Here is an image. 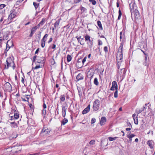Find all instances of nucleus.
Returning a JSON list of instances; mask_svg holds the SVG:
<instances>
[{"label":"nucleus","mask_w":155,"mask_h":155,"mask_svg":"<svg viewBox=\"0 0 155 155\" xmlns=\"http://www.w3.org/2000/svg\"><path fill=\"white\" fill-rule=\"evenodd\" d=\"M35 32V30H32V29H31V33L30 35H29L30 37H31L33 34Z\"/></svg>","instance_id":"obj_34"},{"label":"nucleus","mask_w":155,"mask_h":155,"mask_svg":"<svg viewBox=\"0 0 155 155\" xmlns=\"http://www.w3.org/2000/svg\"><path fill=\"white\" fill-rule=\"evenodd\" d=\"M45 58L44 57H37L36 60L37 62L38 63H44Z\"/></svg>","instance_id":"obj_9"},{"label":"nucleus","mask_w":155,"mask_h":155,"mask_svg":"<svg viewBox=\"0 0 155 155\" xmlns=\"http://www.w3.org/2000/svg\"><path fill=\"white\" fill-rule=\"evenodd\" d=\"M123 43L120 44L117 53V60H121L123 58Z\"/></svg>","instance_id":"obj_2"},{"label":"nucleus","mask_w":155,"mask_h":155,"mask_svg":"<svg viewBox=\"0 0 155 155\" xmlns=\"http://www.w3.org/2000/svg\"><path fill=\"white\" fill-rule=\"evenodd\" d=\"M52 40H53L52 38L51 37L49 39V41H48V43H50L52 41Z\"/></svg>","instance_id":"obj_55"},{"label":"nucleus","mask_w":155,"mask_h":155,"mask_svg":"<svg viewBox=\"0 0 155 155\" xmlns=\"http://www.w3.org/2000/svg\"><path fill=\"white\" fill-rule=\"evenodd\" d=\"M100 101L98 100H96L93 103V109L94 111H97L99 108Z\"/></svg>","instance_id":"obj_3"},{"label":"nucleus","mask_w":155,"mask_h":155,"mask_svg":"<svg viewBox=\"0 0 155 155\" xmlns=\"http://www.w3.org/2000/svg\"><path fill=\"white\" fill-rule=\"evenodd\" d=\"M5 5L4 4H1L0 5V9H2L5 7Z\"/></svg>","instance_id":"obj_42"},{"label":"nucleus","mask_w":155,"mask_h":155,"mask_svg":"<svg viewBox=\"0 0 155 155\" xmlns=\"http://www.w3.org/2000/svg\"><path fill=\"white\" fill-rule=\"evenodd\" d=\"M43 107L44 109H45V108H46L47 106H46V105L45 104V103H44L43 104Z\"/></svg>","instance_id":"obj_58"},{"label":"nucleus","mask_w":155,"mask_h":155,"mask_svg":"<svg viewBox=\"0 0 155 155\" xmlns=\"http://www.w3.org/2000/svg\"><path fill=\"white\" fill-rule=\"evenodd\" d=\"M122 15V13L120 9H119V15L118 18V19L120 20V17H121V16Z\"/></svg>","instance_id":"obj_31"},{"label":"nucleus","mask_w":155,"mask_h":155,"mask_svg":"<svg viewBox=\"0 0 155 155\" xmlns=\"http://www.w3.org/2000/svg\"><path fill=\"white\" fill-rule=\"evenodd\" d=\"M118 138L117 137H109L108 140L110 141H112L116 140Z\"/></svg>","instance_id":"obj_27"},{"label":"nucleus","mask_w":155,"mask_h":155,"mask_svg":"<svg viewBox=\"0 0 155 155\" xmlns=\"http://www.w3.org/2000/svg\"><path fill=\"white\" fill-rule=\"evenodd\" d=\"M90 105L89 104L88 106L83 111L82 114H87L90 111Z\"/></svg>","instance_id":"obj_13"},{"label":"nucleus","mask_w":155,"mask_h":155,"mask_svg":"<svg viewBox=\"0 0 155 155\" xmlns=\"http://www.w3.org/2000/svg\"><path fill=\"white\" fill-rule=\"evenodd\" d=\"M62 111H66V110L67 109V107L66 106H62Z\"/></svg>","instance_id":"obj_36"},{"label":"nucleus","mask_w":155,"mask_h":155,"mask_svg":"<svg viewBox=\"0 0 155 155\" xmlns=\"http://www.w3.org/2000/svg\"><path fill=\"white\" fill-rule=\"evenodd\" d=\"M41 46L42 48H43L45 45V43H43L41 44Z\"/></svg>","instance_id":"obj_60"},{"label":"nucleus","mask_w":155,"mask_h":155,"mask_svg":"<svg viewBox=\"0 0 155 155\" xmlns=\"http://www.w3.org/2000/svg\"><path fill=\"white\" fill-rule=\"evenodd\" d=\"M24 0H18L16 2L17 4H18L19 3L22 2Z\"/></svg>","instance_id":"obj_56"},{"label":"nucleus","mask_w":155,"mask_h":155,"mask_svg":"<svg viewBox=\"0 0 155 155\" xmlns=\"http://www.w3.org/2000/svg\"><path fill=\"white\" fill-rule=\"evenodd\" d=\"M102 44V41L100 40H98V45H101Z\"/></svg>","instance_id":"obj_53"},{"label":"nucleus","mask_w":155,"mask_h":155,"mask_svg":"<svg viewBox=\"0 0 155 155\" xmlns=\"http://www.w3.org/2000/svg\"><path fill=\"white\" fill-rule=\"evenodd\" d=\"M39 50V48H38L36 50V51L35 52V54H37Z\"/></svg>","instance_id":"obj_62"},{"label":"nucleus","mask_w":155,"mask_h":155,"mask_svg":"<svg viewBox=\"0 0 155 155\" xmlns=\"http://www.w3.org/2000/svg\"><path fill=\"white\" fill-rule=\"evenodd\" d=\"M41 68L40 66L39 65H37L35 67L33 68L32 67V70H33V69H36L38 68Z\"/></svg>","instance_id":"obj_37"},{"label":"nucleus","mask_w":155,"mask_h":155,"mask_svg":"<svg viewBox=\"0 0 155 155\" xmlns=\"http://www.w3.org/2000/svg\"><path fill=\"white\" fill-rule=\"evenodd\" d=\"M37 28V25L34 27H33L31 29L32 30H35V31L37 29V28Z\"/></svg>","instance_id":"obj_54"},{"label":"nucleus","mask_w":155,"mask_h":155,"mask_svg":"<svg viewBox=\"0 0 155 155\" xmlns=\"http://www.w3.org/2000/svg\"><path fill=\"white\" fill-rule=\"evenodd\" d=\"M46 114V111L45 109H43L42 110V114L44 117H45Z\"/></svg>","instance_id":"obj_30"},{"label":"nucleus","mask_w":155,"mask_h":155,"mask_svg":"<svg viewBox=\"0 0 155 155\" xmlns=\"http://www.w3.org/2000/svg\"><path fill=\"white\" fill-rule=\"evenodd\" d=\"M12 126L14 128H16L18 127L17 124L16 123L12 125Z\"/></svg>","instance_id":"obj_48"},{"label":"nucleus","mask_w":155,"mask_h":155,"mask_svg":"<svg viewBox=\"0 0 155 155\" xmlns=\"http://www.w3.org/2000/svg\"><path fill=\"white\" fill-rule=\"evenodd\" d=\"M117 90V82L115 81H113L112 83V86L110 88L111 90L114 91L115 90Z\"/></svg>","instance_id":"obj_10"},{"label":"nucleus","mask_w":155,"mask_h":155,"mask_svg":"<svg viewBox=\"0 0 155 155\" xmlns=\"http://www.w3.org/2000/svg\"><path fill=\"white\" fill-rule=\"evenodd\" d=\"M11 13L9 15L8 17V19L10 20L15 18L17 15V13L15 12V9L11 11Z\"/></svg>","instance_id":"obj_5"},{"label":"nucleus","mask_w":155,"mask_h":155,"mask_svg":"<svg viewBox=\"0 0 155 155\" xmlns=\"http://www.w3.org/2000/svg\"><path fill=\"white\" fill-rule=\"evenodd\" d=\"M6 84L7 86H8L9 87V88H10V87H11V88H12L11 85L8 82L7 83H6Z\"/></svg>","instance_id":"obj_49"},{"label":"nucleus","mask_w":155,"mask_h":155,"mask_svg":"<svg viewBox=\"0 0 155 155\" xmlns=\"http://www.w3.org/2000/svg\"><path fill=\"white\" fill-rule=\"evenodd\" d=\"M21 147L22 146L21 145H18L16 146L15 149V150L14 151L15 153H18L20 152L22 149Z\"/></svg>","instance_id":"obj_11"},{"label":"nucleus","mask_w":155,"mask_h":155,"mask_svg":"<svg viewBox=\"0 0 155 155\" xmlns=\"http://www.w3.org/2000/svg\"><path fill=\"white\" fill-rule=\"evenodd\" d=\"M56 47V45L55 44H53V46H52V48L53 49H54Z\"/></svg>","instance_id":"obj_63"},{"label":"nucleus","mask_w":155,"mask_h":155,"mask_svg":"<svg viewBox=\"0 0 155 155\" xmlns=\"http://www.w3.org/2000/svg\"><path fill=\"white\" fill-rule=\"evenodd\" d=\"M135 136V135L133 134H131L130 133L127 135V137L129 139L130 142H131L132 140V138Z\"/></svg>","instance_id":"obj_16"},{"label":"nucleus","mask_w":155,"mask_h":155,"mask_svg":"<svg viewBox=\"0 0 155 155\" xmlns=\"http://www.w3.org/2000/svg\"><path fill=\"white\" fill-rule=\"evenodd\" d=\"M45 19L43 18L41 22L37 25V28H39L40 26L42 25L45 23Z\"/></svg>","instance_id":"obj_17"},{"label":"nucleus","mask_w":155,"mask_h":155,"mask_svg":"<svg viewBox=\"0 0 155 155\" xmlns=\"http://www.w3.org/2000/svg\"><path fill=\"white\" fill-rule=\"evenodd\" d=\"M81 11L82 12H85L86 10V8H85L83 7H81Z\"/></svg>","instance_id":"obj_41"},{"label":"nucleus","mask_w":155,"mask_h":155,"mask_svg":"<svg viewBox=\"0 0 155 155\" xmlns=\"http://www.w3.org/2000/svg\"><path fill=\"white\" fill-rule=\"evenodd\" d=\"M8 36L7 35L3 36V39L4 40H7L8 39Z\"/></svg>","instance_id":"obj_43"},{"label":"nucleus","mask_w":155,"mask_h":155,"mask_svg":"<svg viewBox=\"0 0 155 155\" xmlns=\"http://www.w3.org/2000/svg\"><path fill=\"white\" fill-rule=\"evenodd\" d=\"M85 38L86 41H89V42H88V44H90V45H92V40H91L90 39V36L88 35H87L85 37Z\"/></svg>","instance_id":"obj_12"},{"label":"nucleus","mask_w":155,"mask_h":155,"mask_svg":"<svg viewBox=\"0 0 155 155\" xmlns=\"http://www.w3.org/2000/svg\"><path fill=\"white\" fill-rule=\"evenodd\" d=\"M114 97L115 98H117L118 97V91L117 90H116L115 91V92L114 93Z\"/></svg>","instance_id":"obj_33"},{"label":"nucleus","mask_w":155,"mask_h":155,"mask_svg":"<svg viewBox=\"0 0 155 155\" xmlns=\"http://www.w3.org/2000/svg\"><path fill=\"white\" fill-rule=\"evenodd\" d=\"M127 124L128 125V126L129 127H131V128L132 127V125L130 123H127Z\"/></svg>","instance_id":"obj_61"},{"label":"nucleus","mask_w":155,"mask_h":155,"mask_svg":"<svg viewBox=\"0 0 155 155\" xmlns=\"http://www.w3.org/2000/svg\"><path fill=\"white\" fill-rule=\"evenodd\" d=\"M94 84L97 86L99 84V82L98 81V80L97 78H94Z\"/></svg>","instance_id":"obj_26"},{"label":"nucleus","mask_w":155,"mask_h":155,"mask_svg":"<svg viewBox=\"0 0 155 155\" xmlns=\"http://www.w3.org/2000/svg\"><path fill=\"white\" fill-rule=\"evenodd\" d=\"M134 16L136 19H139L140 18V13L138 10H136V12L131 14V16Z\"/></svg>","instance_id":"obj_7"},{"label":"nucleus","mask_w":155,"mask_h":155,"mask_svg":"<svg viewBox=\"0 0 155 155\" xmlns=\"http://www.w3.org/2000/svg\"><path fill=\"white\" fill-rule=\"evenodd\" d=\"M104 50L105 52H107L108 51L107 47V46H105L104 47Z\"/></svg>","instance_id":"obj_50"},{"label":"nucleus","mask_w":155,"mask_h":155,"mask_svg":"<svg viewBox=\"0 0 155 155\" xmlns=\"http://www.w3.org/2000/svg\"><path fill=\"white\" fill-rule=\"evenodd\" d=\"M131 128H126V131H129L131 130Z\"/></svg>","instance_id":"obj_64"},{"label":"nucleus","mask_w":155,"mask_h":155,"mask_svg":"<svg viewBox=\"0 0 155 155\" xmlns=\"http://www.w3.org/2000/svg\"><path fill=\"white\" fill-rule=\"evenodd\" d=\"M62 116L63 117H65V115H66V111H62Z\"/></svg>","instance_id":"obj_45"},{"label":"nucleus","mask_w":155,"mask_h":155,"mask_svg":"<svg viewBox=\"0 0 155 155\" xmlns=\"http://www.w3.org/2000/svg\"><path fill=\"white\" fill-rule=\"evenodd\" d=\"M10 118H11L9 119V121H10V120L12 121L14 119H15L14 118V117L13 116H11V117Z\"/></svg>","instance_id":"obj_52"},{"label":"nucleus","mask_w":155,"mask_h":155,"mask_svg":"<svg viewBox=\"0 0 155 155\" xmlns=\"http://www.w3.org/2000/svg\"><path fill=\"white\" fill-rule=\"evenodd\" d=\"M6 63V64L5 65V69H8L9 67H12L13 69H15V66L14 61L10 57L8 58Z\"/></svg>","instance_id":"obj_1"},{"label":"nucleus","mask_w":155,"mask_h":155,"mask_svg":"<svg viewBox=\"0 0 155 155\" xmlns=\"http://www.w3.org/2000/svg\"><path fill=\"white\" fill-rule=\"evenodd\" d=\"M143 64L145 66H146L147 67H148V64L147 61H145L143 63Z\"/></svg>","instance_id":"obj_46"},{"label":"nucleus","mask_w":155,"mask_h":155,"mask_svg":"<svg viewBox=\"0 0 155 155\" xmlns=\"http://www.w3.org/2000/svg\"><path fill=\"white\" fill-rule=\"evenodd\" d=\"M59 20H58L54 24V27L55 29L56 28L58 27L59 24Z\"/></svg>","instance_id":"obj_24"},{"label":"nucleus","mask_w":155,"mask_h":155,"mask_svg":"<svg viewBox=\"0 0 155 155\" xmlns=\"http://www.w3.org/2000/svg\"><path fill=\"white\" fill-rule=\"evenodd\" d=\"M72 59V57L69 54L67 55V61L68 62H70L71 61Z\"/></svg>","instance_id":"obj_28"},{"label":"nucleus","mask_w":155,"mask_h":155,"mask_svg":"<svg viewBox=\"0 0 155 155\" xmlns=\"http://www.w3.org/2000/svg\"><path fill=\"white\" fill-rule=\"evenodd\" d=\"M120 38L121 40V39H122V42L120 44L123 43V45H124V42L125 41V32H124V33L123 34L122 32L121 31L120 33Z\"/></svg>","instance_id":"obj_8"},{"label":"nucleus","mask_w":155,"mask_h":155,"mask_svg":"<svg viewBox=\"0 0 155 155\" xmlns=\"http://www.w3.org/2000/svg\"><path fill=\"white\" fill-rule=\"evenodd\" d=\"M143 52V53L145 55V61H147V55L144 52V51H142Z\"/></svg>","instance_id":"obj_57"},{"label":"nucleus","mask_w":155,"mask_h":155,"mask_svg":"<svg viewBox=\"0 0 155 155\" xmlns=\"http://www.w3.org/2000/svg\"><path fill=\"white\" fill-rule=\"evenodd\" d=\"M137 116L138 114L137 115L136 114H133L132 116L134 121V123L136 124H138Z\"/></svg>","instance_id":"obj_14"},{"label":"nucleus","mask_w":155,"mask_h":155,"mask_svg":"<svg viewBox=\"0 0 155 155\" xmlns=\"http://www.w3.org/2000/svg\"><path fill=\"white\" fill-rule=\"evenodd\" d=\"M84 77L83 74L81 73L78 74V81L82 80L83 79Z\"/></svg>","instance_id":"obj_22"},{"label":"nucleus","mask_w":155,"mask_h":155,"mask_svg":"<svg viewBox=\"0 0 155 155\" xmlns=\"http://www.w3.org/2000/svg\"><path fill=\"white\" fill-rule=\"evenodd\" d=\"M90 2H91V3H92V4L93 5H95L96 3V1L94 0H92L91 1H90Z\"/></svg>","instance_id":"obj_44"},{"label":"nucleus","mask_w":155,"mask_h":155,"mask_svg":"<svg viewBox=\"0 0 155 155\" xmlns=\"http://www.w3.org/2000/svg\"><path fill=\"white\" fill-rule=\"evenodd\" d=\"M145 107L143 106L142 107L141 109H137L136 110V111L137 113L139 114L141 113L142 111H143Z\"/></svg>","instance_id":"obj_19"},{"label":"nucleus","mask_w":155,"mask_h":155,"mask_svg":"<svg viewBox=\"0 0 155 155\" xmlns=\"http://www.w3.org/2000/svg\"><path fill=\"white\" fill-rule=\"evenodd\" d=\"M95 121H96L95 119L94 118H92L91 120V124H93L94 123H95Z\"/></svg>","instance_id":"obj_40"},{"label":"nucleus","mask_w":155,"mask_h":155,"mask_svg":"<svg viewBox=\"0 0 155 155\" xmlns=\"http://www.w3.org/2000/svg\"><path fill=\"white\" fill-rule=\"evenodd\" d=\"M86 58H87V57H85L82 60V63H83V64L86 61Z\"/></svg>","instance_id":"obj_51"},{"label":"nucleus","mask_w":155,"mask_h":155,"mask_svg":"<svg viewBox=\"0 0 155 155\" xmlns=\"http://www.w3.org/2000/svg\"><path fill=\"white\" fill-rule=\"evenodd\" d=\"M33 4L35 8L36 9L38 8V6L39 4H38L35 2H34L33 3Z\"/></svg>","instance_id":"obj_35"},{"label":"nucleus","mask_w":155,"mask_h":155,"mask_svg":"<svg viewBox=\"0 0 155 155\" xmlns=\"http://www.w3.org/2000/svg\"><path fill=\"white\" fill-rule=\"evenodd\" d=\"M106 121V118L105 117H102L100 121V124L101 125H103L105 124V123Z\"/></svg>","instance_id":"obj_15"},{"label":"nucleus","mask_w":155,"mask_h":155,"mask_svg":"<svg viewBox=\"0 0 155 155\" xmlns=\"http://www.w3.org/2000/svg\"><path fill=\"white\" fill-rule=\"evenodd\" d=\"M50 131L48 129H46L43 128L41 131V133H45V134H48L50 133Z\"/></svg>","instance_id":"obj_20"},{"label":"nucleus","mask_w":155,"mask_h":155,"mask_svg":"<svg viewBox=\"0 0 155 155\" xmlns=\"http://www.w3.org/2000/svg\"><path fill=\"white\" fill-rule=\"evenodd\" d=\"M41 32H40V33L38 34V37L37 38L36 40H37V41L38 42L40 40L41 38Z\"/></svg>","instance_id":"obj_38"},{"label":"nucleus","mask_w":155,"mask_h":155,"mask_svg":"<svg viewBox=\"0 0 155 155\" xmlns=\"http://www.w3.org/2000/svg\"><path fill=\"white\" fill-rule=\"evenodd\" d=\"M13 45V44L12 41L8 40L6 43V48L5 49L7 51H8L10 48L12 47Z\"/></svg>","instance_id":"obj_6"},{"label":"nucleus","mask_w":155,"mask_h":155,"mask_svg":"<svg viewBox=\"0 0 155 155\" xmlns=\"http://www.w3.org/2000/svg\"><path fill=\"white\" fill-rule=\"evenodd\" d=\"M48 35L47 34H46L43 37V38L42 40H43V41H46L47 38L48 37Z\"/></svg>","instance_id":"obj_32"},{"label":"nucleus","mask_w":155,"mask_h":155,"mask_svg":"<svg viewBox=\"0 0 155 155\" xmlns=\"http://www.w3.org/2000/svg\"><path fill=\"white\" fill-rule=\"evenodd\" d=\"M13 117L15 119H18L19 117V114L17 113H15Z\"/></svg>","instance_id":"obj_29"},{"label":"nucleus","mask_w":155,"mask_h":155,"mask_svg":"<svg viewBox=\"0 0 155 155\" xmlns=\"http://www.w3.org/2000/svg\"><path fill=\"white\" fill-rule=\"evenodd\" d=\"M147 144L151 148H153V142L152 140H149L147 142Z\"/></svg>","instance_id":"obj_18"},{"label":"nucleus","mask_w":155,"mask_h":155,"mask_svg":"<svg viewBox=\"0 0 155 155\" xmlns=\"http://www.w3.org/2000/svg\"><path fill=\"white\" fill-rule=\"evenodd\" d=\"M37 57L36 55L35 56L33 57V60H32L33 62H35V60H36V58H37Z\"/></svg>","instance_id":"obj_47"},{"label":"nucleus","mask_w":155,"mask_h":155,"mask_svg":"<svg viewBox=\"0 0 155 155\" xmlns=\"http://www.w3.org/2000/svg\"><path fill=\"white\" fill-rule=\"evenodd\" d=\"M95 143V141L94 140H91L89 142V144L91 145H94Z\"/></svg>","instance_id":"obj_39"},{"label":"nucleus","mask_w":155,"mask_h":155,"mask_svg":"<svg viewBox=\"0 0 155 155\" xmlns=\"http://www.w3.org/2000/svg\"><path fill=\"white\" fill-rule=\"evenodd\" d=\"M97 24L98 26H99L100 28V30H102L103 29V28L101 21H97Z\"/></svg>","instance_id":"obj_23"},{"label":"nucleus","mask_w":155,"mask_h":155,"mask_svg":"<svg viewBox=\"0 0 155 155\" xmlns=\"http://www.w3.org/2000/svg\"><path fill=\"white\" fill-rule=\"evenodd\" d=\"M68 122L67 119L65 118L62 120L61 121V125H64Z\"/></svg>","instance_id":"obj_21"},{"label":"nucleus","mask_w":155,"mask_h":155,"mask_svg":"<svg viewBox=\"0 0 155 155\" xmlns=\"http://www.w3.org/2000/svg\"><path fill=\"white\" fill-rule=\"evenodd\" d=\"M61 101L62 102L64 101L65 100V95H61L60 97Z\"/></svg>","instance_id":"obj_25"},{"label":"nucleus","mask_w":155,"mask_h":155,"mask_svg":"<svg viewBox=\"0 0 155 155\" xmlns=\"http://www.w3.org/2000/svg\"><path fill=\"white\" fill-rule=\"evenodd\" d=\"M130 7L131 14L136 12V10H138L137 5L134 2L130 4Z\"/></svg>","instance_id":"obj_4"},{"label":"nucleus","mask_w":155,"mask_h":155,"mask_svg":"<svg viewBox=\"0 0 155 155\" xmlns=\"http://www.w3.org/2000/svg\"><path fill=\"white\" fill-rule=\"evenodd\" d=\"M11 121V122H10V121H8L11 124L13 125V124H14L15 123L14 121Z\"/></svg>","instance_id":"obj_59"}]
</instances>
